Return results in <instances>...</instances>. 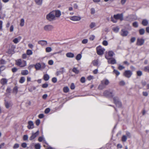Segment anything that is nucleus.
Masks as SVG:
<instances>
[{"label": "nucleus", "instance_id": "obj_1", "mask_svg": "<svg viewBox=\"0 0 149 149\" xmlns=\"http://www.w3.org/2000/svg\"><path fill=\"white\" fill-rule=\"evenodd\" d=\"M61 15V13L60 10H54L47 14L46 18L48 21H52L56 20V17H60Z\"/></svg>", "mask_w": 149, "mask_h": 149}, {"label": "nucleus", "instance_id": "obj_2", "mask_svg": "<svg viewBox=\"0 0 149 149\" xmlns=\"http://www.w3.org/2000/svg\"><path fill=\"white\" fill-rule=\"evenodd\" d=\"M104 95L107 98H113L114 102L117 107H120L122 106V104L119 100V99L117 97L114 96V94H104Z\"/></svg>", "mask_w": 149, "mask_h": 149}, {"label": "nucleus", "instance_id": "obj_3", "mask_svg": "<svg viewBox=\"0 0 149 149\" xmlns=\"http://www.w3.org/2000/svg\"><path fill=\"white\" fill-rule=\"evenodd\" d=\"M109 83V80L106 79H104L101 81V83L98 87V89L102 90Z\"/></svg>", "mask_w": 149, "mask_h": 149}, {"label": "nucleus", "instance_id": "obj_4", "mask_svg": "<svg viewBox=\"0 0 149 149\" xmlns=\"http://www.w3.org/2000/svg\"><path fill=\"white\" fill-rule=\"evenodd\" d=\"M16 64L17 65L20 67H23L26 65V61L19 59L16 61Z\"/></svg>", "mask_w": 149, "mask_h": 149}, {"label": "nucleus", "instance_id": "obj_5", "mask_svg": "<svg viewBox=\"0 0 149 149\" xmlns=\"http://www.w3.org/2000/svg\"><path fill=\"white\" fill-rule=\"evenodd\" d=\"M35 67L36 70H42L45 68L46 65L45 63H36L35 65Z\"/></svg>", "mask_w": 149, "mask_h": 149}, {"label": "nucleus", "instance_id": "obj_6", "mask_svg": "<svg viewBox=\"0 0 149 149\" xmlns=\"http://www.w3.org/2000/svg\"><path fill=\"white\" fill-rule=\"evenodd\" d=\"M96 51L97 54L99 55H102L104 54L105 49L100 46L96 47Z\"/></svg>", "mask_w": 149, "mask_h": 149}, {"label": "nucleus", "instance_id": "obj_7", "mask_svg": "<svg viewBox=\"0 0 149 149\" xmlns=\"http://www.w3.org/2000/svg\"><path fill=\"white\" fill-rule=\"evenodd\" d=\"M69 99H71L75 97H81V96H89L90 95H89V94H87L86 95H81V94H69Z\"/></svg>", "mask_w": 149, "mask_h": 149}, {"label": "nucleus", "instance_id": "obj_8", "mask_svg": "<svg viewBox=\"0 0 149 149\" xmlns=\"http://www.w3.org/2000/svg\"><path fill=\"white\" fill-rule=\"evenodd\" d=\"M132 74V72L130 70H125L123 73L124 75L127 78H130Z\"/></svg>", "mask_w": 149, "mask_h": 149}, {"label": "nucleus", "instance_id": "obj_9", "mask_svg": "<svg viewBox=\"0 0 149 149\" xmlns=\"http://www.w3.org/2000/svg\"><path fill=\"white\" fill-rule=\"evenodd\" d=\"M39 134V131L38 130L35 133H33L31 137H30L29 139L30 140H32L35 139L37 136H38Z\"/></svg>", "mask_w": 149, "mask_h": 149}, {"label": "nucleus", "instance_id": "obj_10", "mask_svg": "<svg viewBox=\"0 0 149 149\" xmlns=\"http://www.w3.org/2000/svg\"><path fill=\"white\" fill-rule=\"evenodd\" d=\"M53 28V26L51 25H46L44 27V29L46 31H51Z\"/></svg>", "mask_w": 149, "mask_h": 149}, {"label": "nucleus", "instance_id": "obj_11", "mask_svg": "<svg viewBox=\"0 0 149 149\" xmlns=\"http://www.w3.org/2000/svg\"><path fill=\"white\" fill-rule=\"evenodd\" d=\"M113 17L116 19H119L121 21H122L123 19V15L122 14H117L114 15L113 16Z\"/></svg>", "mask_w": 149, "mask_h": 149}, {"label": "nucleus", "instance_id": "obj_12", "mask_svg": "<svg viewBox=\"0 0 149 149\" xmlns=\"http://www.w3.org/2000/svg\"><path fill=\"white\" fill-rule=\"evenodd\" d=\"M70 19L73 21H78L81 19V17L79 16H73L70 17Z\"/></svg>", "mask_w": 149, "mask_h": 149}, {"label": "nucleus", "instance_id": "obj_13", "mask_svg": "<svg viewBox=\"0 0 149 149\" xmlns=\"http://www.w3.org/2000/svg\"><path fill=\"white\" fill-rule=\"evenodd\" d=\"M29 129H32L34 127V125L33 122L32 121H29L28 122V125L27 126Z\"/></svg>", "mask_w": 149, "mask_h": 149}, {"label": "nucleus", "instance_id": "obj_14", "mask_svg": "<svg viewBox=\"0 0 149 149\" xmlns=\"http://www.w3.org/2000/svg\"><path fill=\"white\" fill-rule=\"evenodd\" d=\"M144 42V40L142 38H138L137 39V44L141 46L143 45Z\"/></svg>", "mask_w": 149, "mask_h": 149}, {"label": "nucleus", "instance_id": "obj_15", "mask_svg": "<svg viewBox=\"0 0 149 149\" xmlns=\"http://www.w3.org/2000/svg\"><path fill=\"white\" fill-rule=\"evenodd\" d=\"M105 58L108 60V62L109 63L114 64L116 63V61L115 59L113 58L110 59L107 57L106 56H105Z\"/></svg>", "mask_w": 149, "mask_h": 149}, {"label": "nucleus", "instance_id": "obj_16", "mask_svg": "<svg viewBox=\"0 0 149 149\" xmlns=\"http://www.w3.org/2000/svg\"><path fill=\"white\" fill-rule=\"evenodd\" d=\"M128 34L127 31L125 30V29H122L121 31V35L123 36H127Z\"/></svg>", "mask_w": 149, "mask_h": 149}, {"label": "nucleus", "instance_id": "obj_17", "mask_svg": "<svg viewBox=\"0 0 149 149\" xmlns=\"http://www.w3.org/2000/svg\"><path fill=\"white\" fill-rule=\"evenodd\" d=\"M38 43L39 44L41 45L42 46H45L47 44V42L45 40H41L38 42Z\"/></svg>", "mask_w": 149, "mask_h": 149}, {"label": "nucleus", "instance_id": "obj_18", "mask_svg": "<svg viewBox=\"0 0 149 149\" xmlns=\"http://www.w3.org/2000/svg\"><path fill=\"white\" fill-rule=\"evenodd\" d=\"M1 83L3 85L7 84L8 80L5 78H2L1 80Z\"/></svg>", "mask_w": 149, "mask_h": 149}, {"label": "nucleus", "instance_id": "obj_19", "mask_svg": "<svg viewBox=\"0 0 149 149\" xmlns=\"http://www.w3.org/2000/svg\"><path fill=\"white\" fill-rule=\"evenodd\" d=\"M134 17L133 15H129L127 17L126 20L130 22L132 21L134 19Z\"/></svg>", "mask_w": 149, "mask_h": 149}, {"label": "nucleus", "instance_id": "obj_20", "mask_svg": "<svg viewBox=\"0 0 149 149\" xmlns=\"http://www.w3.org/2000/svg\"><path fill=\"white\" fill-rule=\"evenodd\" d=\"M21 39V37L20 36H19L17 38H16L14 39L13 41L14 43L17 44L20 41Z\"/></svg>", "mask_w": 149, "mask_h": 149}, {"label": "nucleus", "instance_id": "obj_21", "mask_svg": "<svg viewBox=\"0 0 149 149\" xmlns=\"http://www.w3.org/2000/svg\"><path fill=\"white\" fill-rule=\"evenodd\" d=\"M66 56L67 57L72 58L74 57V54L71 52H68L66 54Z\"/></svg>", "mask_w": 149, "mask_h": 149}, {"label": "nucleus", "instance_id": "obj_22", "mask_svg": "<svg viewBox=\"0 0 149 149\" xmlns=\"http://www.w3.org/2000/svg\"><path fill=\"white\" fill-rule=\"evenodd\" d=\"M29 74V71L27 70H23L21 71V74L22 75H27Z\"/></svg>", "mask_w": 149, "mask_h": 149}, {"label": "nucleus", "instance_id": "obj_23", "mask_svg": "<svg viewBox=\"0 0 149 149\" xmlns=\"http://www.w3.org/2000/svg\"><path fill=\"white\" fill-rule=\"evenodd\" d=\"M148 21L146 19H143L142 22V24L144 26H146L148 24Z\"/></svg>", "mask_w": 149, "mask_h": 149}, {"label": "nucleus", "instance_id": "obj_24", "mask_svg": "<svg viewBox=\"0 0 149 149\" xmlns=\"http://www.w3.org/2000/svg\"><path fill=\"white\" fill-rule=\"evenodd\" d=\"M43 79L45 81H47L49 79V76L47 74H45L43 76Z\"/></svg>", "mask_w": 149, "mask_h": 149}, {"label": "nucleus", "instance_id": "obj_25", "mask_svg": "<svg viewBox=\"0 0 149 149\" xmlns=\"http://www.w3.org/2000/svg\"><path fill=\"white\" fill-rule=\"evenodd\" d=\"M5 105L6 107L7 108H8L9 107L10 105V102H8V101H7L6 100H5Z\"/></svg>", "mask_w": 149, "mask_h": 149}, {"label": "nucleus", "instance_id": "obj_26", "mask_svg": "<svg viewBox=\"0 0 149 149\" xmlns=\"http://www.w3.org/2000/svg\"><path fill=\"white\" fill-rule=\"evenodd\" d=\"M127 139V137L126 135H123L122 137L121 140L123 142H125L126 141Z\"/></svg>", "mask_w": 149, "mask_h": 149}, {"label": "nucleus", "instance_id": "obj_27", "mask_svg": "<svg viewBox=\"0 0 149 149\" xmlns=\"http://www.w3.org/2000/svg\"><path fill=\"white\" fill-rule=\"evenodd\" d=\"M34 147L36 149H40L41 145L40 143H37L35 145Z\"/></svg>", "mask_w": 149, "mask_h": 149}, {"label": "nucleus", "instance_id": "obj_28", "mask_svg": "<svg viewBox=\"0 0 149 149\" xmlns=\"http://www.w3.org/2000/svg\"><path fill=\"white\" fill-rule=\"evenodd\" d=\"M72 71L76 74H78L79 72V70L75 68H74L72 70Z\"/></svg>", "mask_w": 149, "mask_h": 149}, {"label": "nucleus", "instance_id": "obj_29", "mask_svg": "<svg viewBox=\"0 0 149 149\" xmlns=\"http://www.w3.org/2000/svg\"><path fill=\"white\" fill-rule=\"evenodd\" d=\"M25 79L24 77H21L19 80V82L20 83H23L25 81Z\"/></svg>", "mask_w": 149, "mask_h": 149}, {"label": "nucleus", "instance_id": "obj_30", "mask_svg": "<svg viewBox=\"0 0 149 149\" xmlns=\"http://www.w3.org/2000/svg\"><path fill=\"white\" fill-rule=\"evenodd\" d=\"M36 3L38 5H41L42 3V0H35Z\"/></svg>", "mask_w": 149, "mask_h": 149}, {"label": "nucleus", "instance_id": "obj_31", "mask_svg": "<svg viewBox=\"0 0 149 149\" xmlns=\"http://www.w3.org/2000/svg\"><path fill=\"white\" fill-rule=\"evenodd\" d=\"M98 61L97 60H94L93 61V65L94 66H97L98 65Z\"/></svg>", "mask_w": 149, "mask_h": 149}, {"label": "nucleus", "instance_id": "obj_32", "mask_svg": "<svg viewBox=\"0 0 149 149\" xmlns=\"http://www.w3.org/2000/svg\"><path fill=\"white\" fill-rule=\"evenodd\" d=\"M145 32V30L143 29H142L139 30V33L140 35H143Z\"/></svg>", "mask_w": 149, "mask_h": 149}, {"label": "nucleus", "instance_id": "obj_33", "mask_svg": "<svg viewBox=\"0 0 149 149\" xmlns=\"http://www.w3.org/2000/svg\"><path fill=\"white\" fill-rule=\"evenodd\" d=\"M26 54L28 55H31L33 54V52L31 50L28 49L26 51Z\"/></svg>", "mask_w": 149, "mask_h": 149}, {"label": "nucleus", "instance_id": "obj_34", "mask_svg": "<svg viewBox=\"0 0 149 149\" xmlns=\"http://www.w3.org/2000/svg\"><path fill=\"white\" fill-rule=\"evenodd\" d=\"M95 22H92L91 23L90 25V27L91 29H92L94 27H95Z\"/></svg>", "mask_w": 149, "mask_h": 149}, {"label": "nucleus", "instance_id": "obj_35", "mask_svg": "<svg viewBox=\"0 0 149 149\" xmlns=\"http://www.w3.org/2000/svg\"><path fill=\"white\" fill-rule=\"evenodd\" d=\"M69 88L67 86L64 87L63 88V91L65 93L68 92L69 91Z\"/></svg>", "mask_w": 149, "mask_h": 149}, {"label": "nucleus", "instance_id": "obj_36", "mask_svg": "<svg viewBox=\"0 0 149 149\" xmlns=\"http://www.w3.org/2000/svg\"><path fill=\"white\" fill-rule=\"evenodd\" d=\"M81 55L80 54H79L77 56L76 59L77 60H79L81 59Z\"/></svg>", "mask_w": 149, "mask_h": 149}, {"label": "nucleus", "instance_id": "obj_37", "mask_svg": "<svg viewBox=\"0 0 149 149\" xmlns=\"http://www.w3.org/2000/svg\"><path fill=\"white\" fill-rule=\"evenodd\" d=\"M113 72L115 74L116 76H118L120 74V72L118 71L115 69L114 70Z\"/></svg>", "mask_w": 149, "mask_h": 149}, {"label": "nucleus", "instance_id": "obj_38", "mask_svg": "<svg viewBox=\"0 0 149 149\" xmlns=\"http://www.w3.org/2000/svg\"><path fill=\"white\" fill-rule=\"evenodd\" d=\"M24 19H22L20 20V25L21 26H22L24 25Z\"/></svg>", "mask_w": 149, "mask_h": 149}, {"label": "nucleus", "instance_id": "obj_39", "mask_svg": "<svg viewBox=\"0 0 149 149\" xmlns=\"http://www.w3.org/2000/svg\"><path fill=\"white\" fill-rule=\"evenodd\" d=\"M119 28L118 27H114L113 29V31L116 33L118 32L119 31Z\"/></svg>", "mask_w": 149, "mask_h": 149}, {"label": "nucleus", "instance_id": "obj_40", "mask_svg": "<svg viewBox=\"0 0 149 149\" xmlns=\"http://www.w3.org/2000/svg\"><path fill=\"white\" fill-rule=\"evenodd\" d=\"M114 54V53L112 51H109L108 52L109 56L110 57H112Z\"/></svg>", "mask_w": 149, "mask_h": 149}, {"label": "nucleus", "instance_id": "obj_41", "mask_svg": "<svg viewBox=\"0 0 149 149\" xmlns=\"http://www.w3.org/2000/svg\"><path fill=\"white\" fill-rule=\"evenodd\" d=\"M126 134L127 137L129 138H131V134L130 132H126Z\"/></svg>", "mask_w": 149, "mask_h": 149}, {"label": "nucleus", "instance_id": "obj_42", "mask_svg": "<svg viewBox=\"0 0 149 149\" xmlns=\"http://www.w3.org/2000/svg\"><path fill=\"white\" fill-rule=\"evenodd\" d=\"M80 81L81 83H84L85 82V77H82L80 79Z\"/></svg>", "mask_w": 149, "mask_h": 149}, {"label": "nucleus", "instance_id": "obj_43", "mask_svg": "<svg viewBox=\"0 0 149 149\" xmlns=\"http://www.w3.org/2000/svg\"><path fill=\"white\" fill-rule=\"evenodd\" d=\"M137 76H141L142 74V72L141 71H138L136 72Z\"/></svg>", "mask_w": 149, "mask_h": 149}, {"label": "nucleus", "instance_id": "obj_44", "mask_svg": "<svg viewBox=\"0 0 149 149\" xmlns=\"http://www.w3.org/2000/svg\"><path fill=\"white\" fill-rule=\"evenodd\" d=\"M52 48L50 47H47L46 49V51L47 52H49L52 51Z\"/></svg>", "mask_w": 149, "mask_h": 149}, {"label": "nucleus", "instance_id": "obj_45", "mask_svg": "<svg viewBox=\"0 0 149 149\" xmlns=\"http://www.w3.org/2000/svg\"><path fill=\"white\" fill-rule=\"evenodd\" d=\"M88 40L87 39H83L82 41V43L83 44H86L87 43Z\"/></svg>", "mask_w": 149, "mask_h": 149}, {"label": "nucleus", "instance_id": "obj_46", "mask_svg": "<svg viewBox=\"0 0 149 149\" xmlns=\"http://www.w3.org/2000/svg\"><path fill=\"white\" fill-rule=\"evenodd\" d=\"M28 138V136L27 135H24L23 136V139L24 141H26Z\"/></svg>", "mask_w": 149, "mask_h": 149}, {"label": "nucleus", "instance_id": "obj_47", "mask_svg": "<svg viewBox=\"0 0 149 149\" xmlns=\"http://www.w3.org/2000/svg\"><path fill=\"white\" fill-rule=\"evenodd\" d=\"M19 147V145L18 143H15V144L13 146V148L14 149H17Z\"/></svg>", "mask_w": 149, "mask_h": 149}, {"label": "nucleus", "instance_id": "obj_48", "mask_svg": "<svg viewBox=\"0 0 149 149\" xmlns=\"http://www.w3.org/2000/svg\"><path fill=\"white\" fill-rule=\"evenodd\" d=\"M95 38V36L94 35H91L89 37V40H93Z\"/></svg>", "mask_w": 149, "mask_h": 149}, {"label": "nucleus", "instance_id": "obj_49", "mask_svg": "<svg viewBox=\"0 0 149 149\" xmlns=\"http://www.w3.org/2000/svg\"><path fill=\"white\" fill-rule=\"evenodd\" d=\"M21 146L24 148H26L27 146V144L26 143H23L21 144Z\"/></svg>", "mask_w": 149, "mask_h": 149}, {"label": "nucleus", "instance_id": "obj_50", "mask_svg": "<svg viewBox=\"0 0 149 149\" xmlns=\"http://www.w3.org/2000/svg\"><path fill=\"white\" fill-rule=\"evenodd\" d=\"M111 21L114 23H116L117 22V19H115L114 17L113 18L111 17Z\"/></svg>", "mask_w": 149, "mask_h": 149}, {"label": "nucleus", "instance_id": "obj_51", "mask_svg": "<svg viewBox=\"0 0 149 149\" xmlns=\"http://www.w3.org/2000/svg\"><path fill=\"white\" fill-rule=\"evenodd\" d=\"M133 26L135 27H138V24L137 22H134L133 23Z\"/></svg>", "mask_w": 149, "mask_h": 149}, {"label": "nucleus", "instance_id": "obj_52", "mask_svg": "<svg viewBox=\"0 0 149 149\" xmlns=\"http://www.w3.org/2000/svg\"><path fill=\"white\" fill-rule=\"evenodd\" d=\"M48 86V84L47 83H45L42 85V87L43 88H47Z\"/></svg>", "mask_w": 149, "mask_h": 149}, {"label": "nucleus", "instance_id": "obj_53", "mask_svg": "<svg viewBox=\"0 0 149 149\" xmlns=\"http://www.w3.org/2000/svg\"><path fill=\"white\" fill-rule=\"evenodd\" d=\"M5 67L4 65H2L0 67V70L1 72L3 71L5 69Z\"/></svg>", "mask_w": 149, "mask_h": 149}, {"label": "nucleus", "instance_id": "obj_54", "mask_svg": "<svg viewBox=\"0 0 149 149\" xmlns=\"http://www.w3.org/2000/svg\"><path fill=\"white\" fill-rule=\"evenodd\" d=\"M50 111V109L49 108H47L45 109V113H48Z\"/></svg>", "mask_w": 149, "mask_h": 149}, {"label": "nucleus", "instance_id": "obj_55", "mask_svg": "<svg viewBox=\"0 0 149 149\" xmlns=\"http://www.w3.org/2000/svg\"><path fill=\"white\" fill-rule=\"evenodd\" d=\"M119 84L121 86H123L125 84V83L123 81H121L119 82Z\"/></svg>", "mask_w": 149, "mask_h": 149}, {"label": "nucleus", "instance_id": "obj_56", "mask_svg": "<svg viewBox=\"0 0 149 149\" xmlns=\"http://www.w3.org/2000/svg\"><path fill=\"white\" fill-rule=\"evenodd\" d=\"M75 86L74 83H72L70 85V88L71 89H74L75 88Z\"/></svg>", "mask_w": 149, "mask_h": 149}, {"label": "nucleus", "instance_id": "obj_57", "mask_svg": "<svg viewBox=\"0 0 149 149\" xmlns=\"http://www.w3.org/2000/svg\"><path fill=\"white\" fill-rule=\"evenodd\" d=\"M93 77L91 75H90L87 77L88 80L90 81L93 79Z\"/></svg>", "mask_w": 149, "mask_h": 149}, {"label": "nucleus", "instance_id": "obj_58", "mask_svg": "<svg viewBox=\"0 0 149 149\" xmlns=\"http://www.w3.org/2000/svg\"><path fill=\"white\" fill-rule=\"evenodd\" d=\"M40 123V120L39 119H37L36 122V125L38 126L39 125Z\"/></svg>", "mask_w": 149, "mask_h": 149}, {"label": "nucleus", "instance_id": "obj_59", "mask_svg": "<svg viewBox=\"0 0 149 149\" xmlns=\"http://www.w3.org/2000/svg\"><path fill=\"white\" fill-rule=\"evenodd\" d=\"M52 81L54 83H56L57 81V78L56 77L53 78L52 79Z\"/></svg>", "mask_w": 149, "mask_h": 149}, {"label": "nucleus", "instance_id": "obj_60", "mask_svg": "<svg viewBox=\"0 0 149 149\" xmlns=\"http://www.w3.org/2000/svg\"><path fill=\"white\" fill-rule=\"evenodd\" d=\"M102 44L103 45L105 46H107L108 45V42L106 40H104L102 42Z\"/></svg>", "mask_w": 149, "mask_h": 149}, {"label": "nucleus", "instance_id": "obj_61", "mask_svg": "<svg viewBox=\"0 0 149 149\" xmlns=\"http://www.w3.org/2000/svg\"><path fill=\"white\" fill-rule=\"evenodd\" d=\"M91 13L92 14H94L95 13V10L94 8H92L91 9Z\"/></svg>", "mask_w": 149, "mask_h": 149}, {"label": "nucleus", "instance_id": "obj_62", "mask_svg": "<svg viewBox=\"0 0 149 149\" xmlns=\"http://www.w3.org/2000/svg\"><path fill=\"white\" fill-rule=\"evenodd\" d=\"M125 68V67L123 66L122 65H120L119 66L118 68L120 70H121Z\"/></svg>", "mask_w": 149, "mask_h": 149}, {"label": "nucleus", "instance_id": "obj_63", "mask_svg": "<svg viewBox=\"0 0 149 149\" xmlns=\"http://www.w3.org/2000/svg\"><path fill=\"white\" fill-rule=\"evenodd\" d=\"M6 63V61L2 59L0 60V63L1 64H4Z\"/></svg>", "mask_w": 149, "mask_h": 149}, {"label": "nucleus", "instance_id": "obj_64", "mask_svg": "<svg viewBox=\"0 0 149 149\" xmlns=\"http://www.w3.org/2000/svg\"><path fill=\"white\" fill-rule=\"evenodd\" d=\"M144 70L146 71L149 72V66H146L144 68Z\"/></svg>", "mask_w": 149, "mask_h": 149}]
</instances>
